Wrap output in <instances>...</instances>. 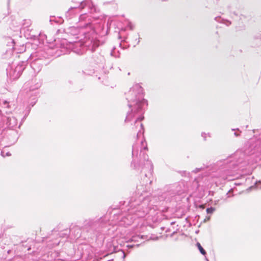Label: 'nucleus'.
<instances>
[{
    "mask_svg": "<svg viewBox=\"0 0 261 261\" xmlns=\"http://www.w3.org/2000/svg\"><path fill=\"white\" fill-rule=\"evenodd\" d=\"M92 5V4L91 0H85L81 3L79 7L81 9H84L86 6L91 8Z\"/></svg>",
    "mask_w": 261,
    "mask_h": 261,
    "instance_id": "20e7f679",
    "label": "nucleus"
},
{
    "mask_svg": "<svg viewBox=\"0 0 261 261\" xmlns=\"http://www.w3.org/2000/svg\"><path fill=\"white\" fill-rule=\"evenodd\" d=\"M144 221L143 220H141L140 223L138 224V227H139V229L137 231V232H141L143 231V227H144Z\"/></svg>",
    "mask_w": 261,
    "mask_h": 261,
    "instance_id": "39448f33",
    "label": "nucleus"
},
{
    "mask_svg": "<svg viewBox=\"0 0 261 261\" xmlns=\"http://www.w3.org/2000/svg\"><path fill=\"white\" fill-rule=\"evenodd\" d=\"M126 98L128 101V106L131 107L129 103L130 101L136 102L137 106L132 109L131 112L127 114L125 122L133 121L134 124H132L131 129L134 133H137V137L139 138L143 135L144 128L141 122L144 118L142 116V106L146 104V101L143 98L142 89L139 85H136L130 89L126 95Z\"/></svg>",
    "mask_w": 261,
    "mask_h": 261,
    "instance_id": "f257e3e1",
    "label": "nucleus"
},
{
    "mask_svg": "<svg viewBox=\"0 0 261 261\" xmlns=\"http://www.w3.org/2000/svg\"><path fill=\"white\" fill-rule=\"evenodd\" d=\"M77 7H74V8H72V7H71L70 9H73V8H76Z\"/></svg>",
    "mask_w": 261,
    "mask_h": 261,
    "instance_id": "4468645a",
    "label": "nucleus"
},
{
    "mask_svg": "<svg viewBox=\"0 0 261 261\" xmlns=\"http://www.w3.org/2000/svg\"><path fill=\"white\" fill-rule=\"evenodd\" d=\"M4 152H4V151H2V154H3V155H4Z\"/></svg>",
    "mask_w": 261,
    "mask_h": 261,
    "instance_id": "f8f14e48",
    "label": "nucleus"
},
{
    "mask_svg": "<svg viewBox=\"0 0 261 261\" xmlns=\"http://www.w3.org/2000/svg\"><path fill=\"white\" fill-rule=\"evenodd\" d=\"M137 146H136V145H135L133 146V150H132V154L133 155H134L135 154H136V155L137 154V153H138V149L137 148Z\"/></svg>",
    "mask_w": 261,
    "mask_h": 261,
    "instance_id": "0eeeda50",
    "label": "nucleus"
},
{
    "mask_svg": "<svg viewBox=\"0 0 261 261\" xmlns=\"http://www.w3.org/2000/svg\"><path fill=\"white\" fill-rule=\"evenodd\" d=\"M81 40L84 39L91 40L93 43L92 48L95 49L99 45V41L97 40V32L94 29L91 25L87 26L86 28L80 29L79 36L77 37Z\"/></svg>",
    "mask_w": 261,
    "mask_h": 261,
    "instance_id": "f03ea898",
    "label": "nucleus"
},
{
    "mask_svg": "<svg viewBox=\"0 0 261 261\" xmlns=\"http://www.w3.org/2000/svg\"><path fill=\"white\" fill-rule=\"evenodd\" d=\"M196 245L202 254H203V255L206 254L205 251L204 250V249L202 248V247L201 246V245L199 243H197L196 244Z\"/></svg>",
    "mask_w": 261,
    "mask_h": 261,
    "instance_id": "423d86ee",
    "label": "nucleus"
},
{
    "mask_svg": "<svg viewBox=\"0 0 261 261\" xmlns=\"http://www.w3.org/2000/svg\"><path fill=\"white\" fill-rule=\"evenodd\" d=\"M215 211V208L214 207H212L207 208L206 209V212L207 214H213Z\"/></svg>",
    "mask_w": 261,
    "mask_h": 261,
    "instance_id": "6e6552de",
    "label": "nucleus"
},
{
    "mask_svg": "<svg viewBox=\"0 0 261 261\" xmlns=\"http://www.w3.org/2000/svg\"><path fill=\"white\" fill-rule=\"evenodd\" d=\"M11 155V154H10V153H9V152H7V153H6V155H7V156H9V155Z\"/></svg>",
    "mask_w": 261,
    "mask_h": 261,
    "instance_id": "9b49d317",
    "label": "nucleus"
},
{
    "mask_svg": "<svg viewBox=\"0 0 261 261\" xmlns=\"http://www.w3.org/2000/svg\"><path fill=\"white\" fill-rule=\"evenodd\" d=\"M15 124L16 120L14 118H11L0 115V129L5 126L13 127Z\"/></svg>",
    "mask_w": 261,
    "mask_h": 261,
    "instance_id": "7ed1b4c3",
    "label": "nucleus"
},
{
    "mask_svg": "<svg viewBox=\"0 0 261 261\" xmlns=\"http://www.w3.org/2000/svg\"><path fill=\"white\" fill-rule=\"evenodd\" d=\"M141 145H142V147H143V149H146V148H147V147H146V143L144 140L143 138H142L141 139Z\"/></svg>",
    "mask_w": 261,
    "mask_h": 261,
    "instance_id": "1a4fd4ad",
    "label": "nucleus"
},
{
    "mask_svg": "<svg viewBox=\"0 0 261 261\" xmlns=\"http://www.w3.org/2000/svg\"><path fill=\"white\" fill-rule=\"evenodd\" d=\"M210 219V217H208L207 218V220H209Z\"/></svg>",
    "mask_w": 261,
    "mask_h": 261,
    "instance_id": "ddd939ff",
    "label": "nucleus"
},
{
    "mask_svg": "<svg viewBox=\"0 0 261 261\" xmlns=\"http://www.w3.org/2000/svg\"><path fill=\"white\" fill-rule=\"evenodd\" d=\"M3 105H4L5 108H9V104H8V103L7 102V101H4L3 102Z\"/></svg>",
    "mask_w": 261,
    "mask_h": 261,
    "instance_id": "9d476101",
    "label": "nucleus"
}]
</instances>
